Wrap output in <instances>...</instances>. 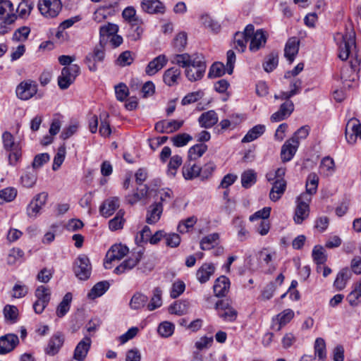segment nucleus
<instances>
[{"label": "nucleus", "mask_w": 361, "mask_h": 361, "mask_svg": "<svg viewBox=\"0 0 361 361\" xmlns=\"http://www.w3.org/2000/svg\"><path fill=\"white\" fill-rule=\"evenodd\" d=\"M334 39L338 46V56L342 61L350 60L353 71H359L361 62V48L356 44L355 35L353 32L337 33Z\"/></svg>", "instance_id": "1"}, {"label": "nucleus", "mask_w": 361, "mask_h": 361, "mask_svg": "<svg viewBox=\"0 0 361 361\" xmlns=\"http://www.w3.org/2000/svg\"><path fill=\"white\" fill-rule=\"evenodd\" d=\"M172 63L185 68L186 78L191 82L200 80L206 71V63L204 57L197 54H176L172 59Z\"/></svg>", "instance_id": "2"}, {"label": "nucleus", "mask_w": 361, "mask_h": 361, "mask_svg": "<svg viewBox=\"0 0 361 361\" xmlns=\"http://www.w3.org/2000/svg\"><path fill=\"white\" fill-rule=\"evenodd\" d=\"M245 33L248 37L249 50L256 52L266 44L268 35L263 29L255 30L254 25L249 24L245 27Z\"/></svg>", "instance_id": "3"}, {"label": "nucleus", "mask_w": 361, "mask_h": 361, "mask_svg": "<svg viewBox=\"0 0 361 361\" xmlns=\"http://www.w3.org/2000/svg\"><path fill=\"white\" fill-rule=\"evenodd\" d=\"M312 197L308 194H301L296 200V207L293 216L294 222L301 224L310 215V204Z\"/></svg>", "instance_id": "4"}, {"label": "nucleus", "mask_w": 361, "mask_h": 361, "mask_svg": "<svg viewBox=\"0 0 361 361\" xmlns=\"http://www.w3.org/2000/svg\"><path fill=\"white\" fill-rule=\"evenodd\" d=\"M37 6L44 17L53 18L61 12L62 3L61 0H39Z\"/></svg>", "instance_id": "5"}, {"label": "nucleus", "mask_w": 361, "mask_h": 361, "mask_svg": "<svg viewBox=\"0 0 361 361\" xmlns=\"http://www.w3.org/2000/svg\"><path fill=\"white\" fill-rule=\"evenodd\" d=\"M73 271L79 279H89L92 272V265L88 257L85 255H79L74 262Z\"/></svg>", "instance_id": "6"}, {"label": "nucleus", "mask_w": 361, "mask_h": 361, "mask_svg": "<svg viewBox=\"0 0 361 361\" xmlns=\"http://www.w3.org/2000/svg\"><path fill=\"white\" fill-rule=\"evenodd\" d=\"M80 73V67L76 64L65 66L58 78V85L62 90L67 89Z\"/></svg>", "instance_id": "7"}, {"label": "nucleus", "mask_w": 361, "mask_h": 361, "mask_svg": "<svg viewBox=\"0 0 361 361\" xmlns=\"http://www.w3.org/2000/svg\"><path fill=\"white\" fill-rule=\"evenodd\" d=\"M35 295L36 300L33 304L34 311L36 314H41L50 301L51 290L48 287L39 286L37 288Z\"/></svg>", "instance_id": "8"}, {"label": "nucleus", "mask_w": 361, "mask_h": 361, "mask_svg": "<svg viewBox=\"0 0 361 361\" xmlns=\"http://www.w3.org/2000/svg\"><path fill=\"white\" fill-rule=\"evenodd\" d=\"M295 317V312L292 309L287 308L274 316L271 319V328L272 330L279 331L291 322Z\"/></svg>", "instance_id": "9"}, {"label": "nucleus", "mask_w": 361, "mask_h": 361, "mask_svg": "<svg viewBox=\"0 0 361 361\" xmlns=\"http://www.w3.org/2000/svg\"><path fill=\"white\" fill-rule=\"evenodd\" d=\"M128 248L122 244H115L108 250L104 262L106 269L111 268L113 261L119 260L127 255Z\"/></svg>", "instance_id": "10"}, {"label": "nucleus", "mask_w": 361, "mask_h": 361, "mask_svg": "<svg viewBox=\"0 0 361 361\" xmlns=\"http://www.w3.org/2000/svg\"><path fill=\"white\" fill-rule=\"evenodd\" d=\"M215 310L219 317L224 322H232L237 318V311L226 301L219 300L216 302Z\"/></svg>", "instance_id": "11"}, {"label": "nucleus", "mask_w": 361, "mask_h": 361, "mask_svg": "<svg viewBox=\"0 0 361 361\" xmlns=\"http://www.w3.org/2000/svg\"><path fill=\"white\" fill-rule=\"evenodd\" d=\"M16 92L19 99L27 100L37 93V85L36 82L32 80H25L17 86Z\"/></svg>", "instance_id": "12"}, {"label": "nucleus", "mask_w": 361, "mask_h": 361, "mask_svg": "<svg viewBox=\"0 0 361 361\" xmlns=\"http://www.w3.org/2000/svg\"><path fill=\"white\" fill-rule=\"evenodd\" d=\"M65 341L64 335L61 332L54 334L49 340L44 352L47 355L54 356L56 355L62 348Z\"/></svg>", "instance_id": "13"}, {"label": "nucleus", "mask_w": 361, "mask_h": 361, "mask_svg": "<svg viewBox=\"0 0 361 361\" xmlns=\"http://www.w3.org/2000/svg\"><path fill=\"white\" fill-rule=\"evenodd\" d=\"M357 138L361 140V123L355 119H351L347 123L345 139L348 144L354 145Z\"/></svg>", "instance_id": "14"}, {"label": "nucleus", "mask_w": 361, "mask_h": 361, "mask_svg": "<svg viewBox=\"0 0 361 361\" xmlns=\"http://www.w3.org/2000/svg\"><path fill=\"white\" fill-rule=\"evenodd\" d=\"M183 123V120H164L156 123L155 129L159 133L169 134L178 130Z\"/></svg>", "instance_id": "15"}, {"label": "nucleus", "mask_w": 361, "mask_h": 361, "mask_svg": "<svg viewBox=\"0 0 361 361\" xmlns=\"http://www.w3.org/2000/svg\"><path fill=\"white\" fill-rule=\"evenodd\" d=\"M299 147V141L295 138H290L285 142L281 147V158L282 161H290L296 153Z\"/></svg>", "instance_id": "16"}, {"label": "nucleus", "mask_w": 361, "mask_h": 361, "mask_svg": "<svg viewBox=\"0 0 361 361\" xmlns=\"http://www.w3.org/2000/svg\"><path fill=\"white\" fill-rule=\"evenodd\" d=\"M142 10L149 14H164L166 7L159 0H142Z\"/></svg>", "instance_id": "17"}, {"label": "nucleus", "mask_w": 361, "mask_h": 361, "mask_svg": "<svg viewBox=\"0 0 361 361\" xmlns=\"http://www.w3.org/2000/svg\"><path fill=\"white\" fill-rule=\"evenodd\" d=\"M141 258L142 253L140 252H133L128 259L115 269L114 271L118 274L128 271L138 264Z\"/></svg>", "instance_id": "18"}, {"label": "nucleus", "mask_w": 361, "mask_h": 361, "mask_svg": "<svg viewBox=\"0 0 361 361\" xmlns=\"http://www.w3.org/2000/svg\"><path fill=\"white\" fill-rule=\"evenodd\" d=\"M47 195L40 193L35 196L27 208V215L30 217H36L44 206L47 201Z\"/></svg>", "instance_id": "19"}, {"label": "nucleus", "mask_w": 361, "mask_h": 361, "mask_svg": "<svg viewBox=\"0 0 361 361\" xmlns=\"http://www.w3.org/2000/svg\"><path fill=\"white\" fill-rule=\"evenodd\" d=\"M92 340L89 336H85L75 346L73 353V359L77 361H83L91 347Z\"/></svg>", "instance_id": "20"}, {"label": "nucleus", "mask_w": 361, "mask_h": 361, "mask_svg": "<svg viewBox=\"0 0 361 361\" xmlns=\"http://www.w3.org/2000/svg\"><path fill=\"white\" fill-rule=\"evenodd\" d=\"M216 271V267L213 263L205 262L196 271V279L200 283H205L209 281Z\"/></svg>", "instance_id": "21"}, {"label": "nucleus", "mask_w": 361, "mask_h": 361, "mask_svg": "<svg viewBox=\"0 0 361 361\" xmlns=\"http://www.w3.org/2000/svg\"><path fill=\"white\" fill-rule=\"evenodd\" d=\"M293 109V103L288 99L281 105L279 109L271 116L270 119L272 122H279L283 121L287 118L292 114Z\"/></svg>", "instance_id": "22"}, {"label": "nucleus", "mask_w": 361, "mask_h": 361, "mask_svg": "<svg viewBox=\"0 0 361 361\" xmlns=\"http://www.w3.org/2000/svg\"><path fill=\"white\" fill-rule=\"evenodd\" d=\"M17 16L13 4L8 0H0V19L15 22Z\"/></svg>", "instance_id": "23"}, {"label": "nucleus", "mask_w": 361, "mask_h": 361, "mask_svg": "<svg viewBox=\"0 0 361 361\" xmlns=\"http://www.w3.org/2000/svg\"><path fill=\"white\" fill-rule=\"evenodd\" d=\"M168 59L164 54L159 55L152 60L145 68L147 75L152 76L161 70L167 63Z\"/></svg>", "instance_id": "24"}, {"label": "nucleus", "mask_w": 361, "mask_h": 361, "mask_svg": "<svg viewBox=\"0 0 361 361\" xmlns=\"http://www.w3.org/2000/svg\"><path fill=\"white\" fill-rule=\"evenodd\" d=\"M18 341V337L15 334H7L1 337L0 354H6L13 350Z\"/></svg>", "instance_id": "25"}, {"label": "nucleus", "mask_w": 361, "mask_h": 361, "mask_svg": "<svg viewBox=\"0 0 361 361\" xmlns=\"http://www.w3.org/2000/svg\"><path fill=\"white\" fill-rule=\"evenodd\" d=\"M300 41L297 37H290L287 41L284 49V55L290 63H292L297 56Z\"/></svg>", "instance_id": "26"}, {"label": "nucleus", "mask_w": 361, "mask_h": 361, "mask_svg": "<svg viewBox=\"0 0 361 361\" xmlns=\"http://www.w3.org/2000/svg\"><path fill=\"white\" fill-rule=\"evenodd\" d=\"M104 58V51L102 49H94L92 53H90L85 60V63L90 71H96L97 63L102 62Z\"/></svg>", "instance_id": "27"}, {"label": "nucleus", "mask_w": 361, "mask_h": 361, "mask_svg": "<svg viewBox=\"0 0 361 361\" xmlns=\"http://www.w3.org/2000/svg\"><path fill=\"white\" fill-rule=\"evenodd\" d=\"M163 212L161 203H154L147 211L146 221L149 224H154L159 221Z\"/></svg>", "instance_id": "28"}, {"label": "nucleus", "mask_w": 361, "mask_h": 361, "mask_svg": "<svg viewBox=\"0 0 361 361\" xmlns=\"http://www.w3.org/2000/svg\"><path fill=\"white\" fill-rule=\"evenodd\" d=\"M319 171L324 177L331 176L336 171V164L333 158L324 157L320 162Z\"/></svg>", "instance_id": "29"}, {"label": "nucleus", "mask_w": 361, "mask_h": 361, "mask_svg": "<svg viewBox=\"0 0 361 361\" xmlns=\"http://www.w3.org/2000/svg\"><path fill=\"white\" fill-rule=\"evenodd\" d=\"M119 207V199L113 197L107 199L100 207V212L102 216L109 217L112 215Z\"/></svg>", "instance_id": "30"}, {"label": "nucleus", "mask_w": 361, "mask_h": 361, "mask_svg": "<svg viewBox=\"0 0 361 361\" xmlns=\"http://www.w3.org/2000/svg\"><path fill=\"white\" fill-rule=\"evenodd\" d=\"M180 78V70L176 67H172L166 70L163 75V80L168 86H174L178 85Z\"/></svg>", "instance_id": "31"}, {"label": "nucleus", "mask_w": 361, "mask_h": 361, "mask_svg": "<svg viewBox=\"0 0 361 361\" xmlns=\"http://www.w3.org/2000/svg\"><path fill=\"white\" fill-rule=\"evenodd\" d=\"M230 281L225 276L219 277L214 285V292L216 296H224L229 290Z\"/></svg>", "instance_id": "32"}, {"label": "nucleus", "mask_w": 361, "mask_h": 361, "mask_svg": "<svg viewBox=\"0 0 361 361\" xmlns=\"http://www.w3.org/2000/svg\"><path fill=\"white\" fill-rule=\"evenodd\" d=\"M286 182L285 180H275L269 192V198L271 201H278L285 192Z\"/></svg>", "instance_id": "33"}, {"label": "nucleus", "mask_w": 361, "mask_h": 361, "mask_svg": "<svg viewBox=\"0 0 361 361\" xmlns=\"http://www.w3.org/2000/svg\"><path fill=\"white\" fill-rule=\"evenodd\" d=\"M314 357L319 361H325L327 357L326 345L324 338H317L314 343Z\"/></svg>", "instance_id": "34"}, {"label": "nucleus", "mask_w": 361, "mask_h": 361, "mask_svg": "<svg viewBox=\"0 0 361 361\" xmlns=\"http://www.w3.org/2000/svg\"><path fill=\"white\" fill-rule=\"evenodd\" d=\"M200 125L203 128H211L218 122V116L214 111L203 113L199 118Z\"/></svg>", "instance_id": "35"}, {"label": "nucleus", "mask_w": 361, "mask_h": 361, "mask_svg": "<svg viewBox=\"0 0 361 361\" xmlns=\"http://www.w3.org/2000/svg\"><path fill=\"white\" fill-rule=\"evenodd\" d=\"M162 290L160 288H155L152 290V295L149 302L147 305V309L149 311H154L161 307L162 301Z\"/></svg>", "instance_id": "36"}, {"label": "nucleus", "mask_w": 361, "mask_h": 361, "mask_svg": "<svg viewBox=\"0 0 361 361\" xmlns=\"http://www.w3.org/2000/svg\"><path fill=\"white\" fill-rule=\"evenodd\" d=\"M266 130V126L264 125L258 124L255 126L248 132L242 139L243 142H250L254 141L255 140L259 137L262 135L264 134Z\"/></svg>", "instance_id": "37"}, {"label": "nucleus", "mask_w": 361, "mask_h": 361, "mask_svg": "<svg viewBox=\"0 0 361 361\" xmlns=\"http://www.w3.org/2000/svg\"><path fill=\"white\" fill-rule=\"evenodd\" d=\"M148 298L146 295L140 292H136L132 296L129 305L132 310H140L147 305Z\"/></svg>", "instance_id": "38"}, {"label": "nucleus", "mask_w": 361, "mask_h": 361, "mask_svg": "<svg viewBox=\"0 0 361 361\" xmlns=\"http://www.w3.org/2000/svg\"><path fill=\"white\" fill-rule=\"evenodd\" d=\"M302 82L299 79H294L290 85V91L283 92L279 95H275L276 99H288L300 92Z\"/></svg>", "instance_id": "39"}, {"label": "nucleus", "mask_w": 361, "mask_h": 361, "mask_svg": "<svg viewBox=\"0 0 361 361\" xmlns=\"http://www.w3.org/2000/svg\"><path fill=\"white\" fill-rule=\"evenodd\" d=\"M190 303L187 300H178L171 305L169 312L176 315H183L188 312Z\"/></svg>", "instance_id": "40"}, {"label": "nucleus", "mask_w": 361, "mask_h": 361, "mask_svg": "<svg viewBox=\"0 0 361 361\" xmlns=\"http://www.w3.org/2000/svg\"><path fill=\"white\" fill-rule=\"evenodd\" d=\"M109 288V283L107 281H100L96 283L87 294L88 298L94 300L103 295Z\"/></svg>", "instance_id": "41"}, {"label": "nucleus", "mask_w": 361, "mask_h": 361, "mask_svg": "<svg viewBox=\"0 0 361 361\" xmlns=\"http://www.w3.org/2000/svg\"><path fill=\"white\" fill-rule=\"evenodd\" d=\"M147 194V188L144 185L142 188H137L131 194L126 197V201L128 204L133 205L144 199Z\"/></svg>", "instance_id": "42"}, {"label": "nucleus", "mask_w": 361, "mask_h": 361, "mask_svg": "<svg viewBox=\"0 0 361 361\" xmlns=\"http://www.w3.org/2000/svg\"><path fill=\"white\" fill-rule=\"evenodd\" d=\"M24 260V252L18 247H14L9 251L6 262L9 265H14L23 262Z\"/></svg>", "instance_id": "43"}, {"label": "nucleus", "mask_w": 361, "mask_h": 361, "mask_svg": "<svg viewBox=\"0 0 361 361\" xmlns=\"http://www.w3.org/2000/svg\"><path fill=\"white\" fill-rule=\"evenodd\" d=\"M108 118L109 115L105 112L101 114L99 116L100 126L99 132L101 136L104 137H109L112 133V130Z\"/></svg>", "instance_id": "44"}, {"label": "nucleus", "mask_w": 361, "mask_h": 361, "mask_svg": "<svg viewBox=\"0 0 361 361\" xmlns=\"http://www.w3.org/2000/svg\"><path fill=\"white\" fill-rule=\"evenodd\" d=\"M248 37L245 33V29L243 32H236L234 35V47L239 51L243 52L246 49Z\"/></svg>", "instance_id": "45"}, {"label": "nucleus", "mask_w": 361, "mask_h": 361, "mask_svg": "<svg viewBox=\"0 0 361 361\" xmlns=\"http://www.w3.org/2000/svg\"><path fill=\"white\" fill-rule=\"evenodd\" d=\"M257 181V173L254 170L248 169L241 174V184L245 188H249Z\"/></svg>", "instance_id": "46"}, {"label": "nucleus", "mask_w": 361, "mask_h": 361, "mask_svg": "<svg viewBox=\"0 0 361 361\" xmlns=\"http://www.w3.org/2000/svg\"><path fill=\"white\" fill-rule=\"evenodd\" d=\"M71 300L72 294L71 293H66L56 309V315L59 317H63L69 311Z\"/></svg>", "instance_id": "47"}, {"label": "nucleus", "mask_w": 361, "mask_h": 361, "mask_svg": "<svg viewBox=\"0 0 361 361\" xmlns=\"http://www.w3.org/2000/svg\"><path fill=\"white\" fill-rule=\"evenodd\" d=\"M319 183V177L314 173H310L306 182V192L303 194H308L311 197L312 195L315 194L317 190Z\"/></svg>", "instance_id": "48"}, {"label": "nucleus", "mask_w": 361, "mask_h": 361, "mask_svg": "<svg viewBox=\"0 0 361 361\" xmlns=\"http://www.w3.org/2000/svg\"><path fill=\"white\" fill-rule=\"evenodd\" d=\"M219 235L214 233L203 238L200 242V247L202 250H210L219 243Z\"/></svg>", "instance_id": "49"}, {"label": "nucleus", "mask_w": 361, "mask_h": 361, "mask_svg": "<svg viewBox=\"0 0 361 361\" xmlns=\"http://www.w3.org/2000/svg\"><path fill=\"white\" fill-rule=\"evenodd\" d=\"M37 180V173L33 169H28L21 177V183L24 187H32Z\"/></svg>", "instance_id": "50"}, {"label": "nucleus", "mask_w": 361, "mask_h": 361, "mask_svg": "<svg viewBox=\"0 0 361 361\" xmlns=\"http://www.w3.org/2000/svg\"><path fill=\"white\" fill-rule=\"evenodd\" d=\"M1 139L6 151L21 146L20 142H15L13 135L8 131H5L2 133Z\"/></svg>", "instance_id": "51"}, {"label": "nucleus", "mask_w": 361, "mask_h": 361, "mask_svg": "<svg viewBox=\"0 0 361 361\" xmlns=\"http://www.w3.org/2000/svg\"><path fill=\"white\" fill-rule=\"evenodd\" d=\"M30 33V29L29 27L23 26L17 30L13 34L12 41L16 42H25Z\"/></svg>", "instance_id": "52"}, {"label": "nucleus", "mask_w": 361, "mask_h": 361, "mask_svg": "<svg viewBox=\"0 0 361 361\" xmlns=\"http://www.w3.org/2000/svg\"><path fill=\"white\" fill-rule=\"evenodd\" d=\"M183 159L179 155H174L171 157L168 164L167 173L169 176L174 177L178 168L182 164Z\"/></svg>", "instance_id": "53"}, {"label": "nucleus", "mask_w": 361, "mask_h": 361, "mask_svg": "<svg viewBox=\"0 0 361 361\" xmlns=\"http://www.w3.org/2000/svg\"><path fill=\"white\" fill-rule=\"evenodd\" d=\"M207 147L204 144H197L191 147L188 150V158L195 160L201 157L207 151Z\"/></svg>", "instance_id": "54"}, {"label": "nucleus", "mask_w": 361, "mask_h": 361, "mask_svg": "<svg viewBox=\"0 0 361 361\" xmlns=\"http://www.w3.org/2000/svg\"><path fill=\"white\" fill-rule=\"evenodd\" d=\"M79 128L80 123L78 121H71L63 129L60 135L61 138L63 140H67L70 138L78 132Z\"/></svg>", "instance_id": "55"}, {"label": "nucleus", "mask_w": 361, "mask_h": 361, "mask_svg": "<svg viewBox=\"0 0 361 361\" xmlns=\"http://www.w3.org/2000/svg\"><path fill=\"white\" fill-rule=\"evenodd\" d=\"M312 258L317 265H323L326 261L324 249L321 245H316L312 250Z\"/></svg>", "instance_id": "56"}, {"label": "nucleus", "mask_w": 361, "mask_h": 361, "mask_svg": "<svg viewBox=\"0 0 361 361\" xmlns=\"http://www.w3.org/2000/svg\"><path fill=\"white\" fill-rule=\"evenodd\" d=\"M111 16L110 8L108 6H100L93 13L92 19L97 23L105 20Z\"/></svg>", "instance_id": "57"}, {"label": "nucleus", "mask_w": 361, "mask_h": 361, "mask_svg": "<svg viewBox=\"0 0 361 361\" xmlns=\"http://www.w3.org/2000/svg\"><path fill=\"white\" fill-rule=\"evenodd\" d=\"M8 161L11 166H16L21 160L22 157V146L16 147L14 149L7 151Z\"/></svg>", "instance_id": "58"}, {"label": "nucleus", "mask_w": 361, "mask_h": 361, "mask_svg": "<svg viewBox=\"0 0 361 361\" xmlns=\"http://www.w3.org/2000/svg\"><path fill=\"white\" fill-rule=\"evenodd\" d=\"M192 140V136L188 133H180L171 137V142L176 147H184Z\"/></svg>", "instance_id": "59"}, {"label": "nucleus", "mask_w": 361, "mask_h": 361, "mask_svg": "<svg viewBox=\"0 0 361 361\" xmlns=\"http://www.w3.org/2000/svg\"><path fill=\"white\" fill-rule=\"evenodd\" d=\"M201 169L199 166L193 164L188 165L183 168V176L186 180H191L200 175Z\"/></svg>", "instance_id": "60"}, {"label": "nucleus", "mask_w": 361, "mask_h": 361, "mask_svg": "<svg viewBox=\"0 0 361 361\" xmlns=\"http://www.w3.org/2000/svg\"><path fill=\"white\" fill-rule=\"evenodd\" d=\"M17 195V190L14 188H6L0 190V204L13 201Z\"/></svg>", "instance_id": "61"}, {"label": "nucleus", "mask_w": 361, "mask_h": 361, "mask_svg": "<svg viewBox=\"0 0 361 361\" xmlns=\"http://www.w3.org/2000/svg\"><path fill=\"white\" fill-rule=\"evenodd\" d=\"M123 214L124 212L120 210L116 216L109 221V227L111 231H117L123 228L125 221Z\"/></svg>", "instance_id": "62"}, {"label": "nucleus", "mask_w": 361, "mask_h": 361, "mask_svg": "<svg viewBox=\"0 0 361 361\" xmlns=\"http://www.w3.org/2000/svg\"><path fill=\"white\" fill-rule=\"evenodd\" d=\"M118 31V26L114 23H106L100 27L99 35L100 37H105L112 36L116 34Z\"/></svg>", "instance_id": "63"}, {"label": "nucleus", "mask_w": 361, "mask_h": 361, "mask_svg": "<svg viewBox=\"0 0 361 361\" xmlns=\"http://www.w3.org/2000/svg\"><path fill=\"white\" fill-rule=\"evenodd\" d=\"M66 147L64 146L60 147L56 155L54 156L53 164H52V169L54 171H57L64 161L65 157H66Z\"/></svg>", "instance_id": "64"}]
</instances>
